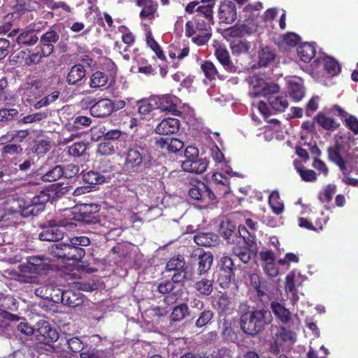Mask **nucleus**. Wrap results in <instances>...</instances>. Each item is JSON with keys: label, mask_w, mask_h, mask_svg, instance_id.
<instances>
[{"label": "nucleus", "mask_w": 358, "mask_h": 358, "mask_svg": "<svg viewBox=\"0 0 358 358\" xmlns=\"http://www.w3.org/2000/svg\"><path fill=\"white\" fill-rule=\"evenodd\" d=\"M220 233L228 243L234 245L232 253L243 264H248L251 260V248L254 245V236L249 232L243 225L236 227L230 220L221 222Z\"/></svg>", "instance_id": "f257e3e1"}, {"label": "nucleus", "mask_w": 358, "mask_h": 358, "mask_svg": "<svg viewBox=\"0 0 358 358\" xmlns=\"http://www.w3.org/2000/svg\"><path fill=\"white\" fill-rule=\"evenodd\" d=\"M152 148L149 138H136L129 145L126 155L124 169L127 171H138L152 159Z\"/></svg>", "instance_id": "f03ea898"}, {"label": "nucleus", "mask_w": 358, "mask_h": 358, "mask_svg": "<svg viewBox=\"0 0 358 358\" xmlns=\"http://www.w3.org/2000/svg\"><path fill=\"white\" fill-rule=\"evenodd\" d=\"M273 321L271 311L266 308H255L242 313L240 316V328L243 332L250 336H255L263 332L266 326Z\"/></svg>", "instance_id": "7ed1b4c3"}, {"label": "nucleus", "mask_w": 358, "mask_h": 358, "mask_svg": "<svg viewBox=\"0 0 358 358\" xmlns=\"http://www.w3.org/2000/svg\"><path fill=\"white\" fill-rule=\"evenodd\" d=\"M91 241L86 236H73L69 239V243H58L51 248V252L54 257L62 260H72L80 262L86 252L83 246H87Z\"/></svg>", "instance_id": "20e7f679"}, {"label": "nucleus", "mask_w": 358, "mask_h": 358, "mask_svg": "<svg viewBox=\"0 0 358 358\" xmlns=\"http://www.w3.org/2000/svg\"><path fill=\"white\" fill-rule=\"evenodd\" d=\"M76 227L75 223L70 222L64 210L57 213L52 218L46 221L43 231L39 234L41 241H58L62 239L64 232L61 229L63 227L67 230H73Z\"/></svg>", "instance_id": "39448f33"}, {"label": "nucleus", "mask_w": 358, "mask_h": 358, "mask_svg": "<svg viewBox=\"0 0 358 358\" xmlns=\"http://www.w3.org/2000/svg\"><path fill=\"white\" fill-rule=\"evenodd\" d=\"M64 216H66L70 222L78 221L87 224H95L100 222L98 213L100 210V206L97 203H80L71 209L64 208Z\"/></svg>", "instance_id": "423d86ee"}, {"label": "nucleus", "mask_w": 358, "mask_h": 358, "mask_svg": "<svg viewBox=\"0 0 358 358\" xmlns=\"http://www.w3.org/2000/svg\"><path fill=\"white\" fill-rule=\"evenodd\" d=\"M36 332L38 337H41L43 341H38L35 350L41 354L52 352L55 350L53 343L59 339V334L47 320H41L36 322Z\"/></svg>", "instance_id": "0eeeda50"}, {"label": "nucleus", "mask_w": 358, "mask_h": 358, "mask_svg": "<svg viewBox=\"0 0 358 358\" xmlns=\"http://www.w3.org/2000/svg\"><path fill=\"white\" fill-rule=\"evenodd\" d=\"M215 189L222 187V192L215 190V194L209 188L208 185L201 180H194L192 187L189 190V195L192 199L204 201L208 199L213 201L216 199V195H225L229 192V180H213Z\"/></svg>", "instance_id": "6e6552de"}, {"label": "nucleus", "mask_w": 358, "mask_h": 358, "mask_svg": "<svg viewBox=\"0 0 358 358\" xmlns=\"http://www.w3.org/2000/svg\"><path fill=\"white\" fill-rule=\"evenodd\" d=\"M29 135L27 130L9 131L0 136V149L3 155H17L22 152L21 143Z\"/></svg>", "instance_id": "1a4fd4ad"}, {"label": "nucleus", "mask_w": 358, "mask_h": 358, "mask_svg": "<svg viewBox=\"0 0 358 358\" xmlns=\"http://www.w3.org/2000/svg\"><path fill=\"white\" fill-rule=\"evenodd\" d=\"M216 0H202V5L196 7L193 24L197 31L211 32L210 24H213V6Z\"/></svg>", "instance_id": "9d476101"}, {"label": "nucleus", "mask_w": 358, "mask_h": 358, "mask_svg": "<svg viewBox=\"0 0 358 358\" xmlns=\"http://www.w3.org/2000/svg\"><path fill=\"white\" fill-rule=\"evenodd\" d=\"M189 257L192 266L196 268V273L199 275H204L210 271L213 260L211 252L197 248L192 251Z\"/></svg>", "instance_id": "9b49d317"}, {"label": "nucleus", "mask_w": 358, "mask_h": 358, "mask_svg": "<svg viewBox=\"0 0 358 358\" xmlns=\"http://www.w3.org/2000/svg\"><path fill=\"white\" fill-rule=\"evenodd\" d=\"M24 199L18 197L17 195H12L6 197L1 203L3 205V218L6 215H22L24 208Z\"/></svg>", "instance_id": "f8f14e48"}, {"label": "nucleus", "mask_w": 358, "mask_h": 358, "mask_svg": "<svg viewBox=\"0 0 358 358\" xmlns=\"http://www.w3.org/2000/svg\"><path fill=\"white\" fill-rule=\"evenodd\" d=\"M71 189V187L63 186L62 183L52 184L45 189L39 192L41 199L46 203L49 201L53 202L60 196L68 194Z\"/></svg>", "instance_id": "ddd939ff"}, {"label": "nucleus", "mask_w": 358, "mask_h": 358, "mask_svg": "<svg viewBox=\"0 0 358 358\" xmlns=\"http://www.w3.org/2000/svg\"><path fill=\"white\" fill-rule=\"evenodd\" d=\"M343 145L338 140L336 141L335 145L328 149V157L329 160L335 163L344 175L350 173V169L347 166L346 161L342 157Z\"/></svg>", "instance_id": "4468645a"}, {"label": "nucleus", "mask_w": 358, "mask_h": 358, "mask_svg": "<svg viewBox=\"0 0 358 358\" xmlns=\"http://www.w3.org/2000/svg\"><path fill=\"white\" fill-rule=\"evenodd\" d=\"M20 32L16 38V42L20 45L32 46L38 41L39 38L36 35V30L31 28L24 29H13L8 36H12Z\"/></svg>", "instance_id": "2eb2a0df"}, {"label": "nucleus", "mask_w": 358, "mask_h": 358, "mask_svg": "<svg viewBox=\"0 0 358 358\" xmlns=\"http://www.w3.org/2000/svg\"><path fill=\"white\" fill-rule=\"evenodd\" d=\"M64 290L52 284H46L35 289L36 296H40L43 299H48L56 303H59L61 294H62Z\"/></svg>", "instance_id": "dca6fc26"}, {"label": "nucleus", "mask_w": 358, "mask_h": 358, "mask_svg": "<svg viewBox=\"0 0 358 358\" xmlns=\"http://www.w3.org/2000/svg\"><path fill=\"white\" fill-rule=\"evenodd\" d=\"M152 99L154 103H155L156 110L171 113L177 112L176 105L178 99L176 96L166 94L160 96H155Z\"/></svg>", "instance_id": "f3484780"}, {"label": "nucleus", "mask_w": 358, "mask_h": 358, "mask_svg": "<svg viewBox=\"0 0 358 358\" xmlns=\"http://www.w3.org/2000/svg\"><path fill=\"white\" fill-rule=\"evenodd\" d=\"M218 17L222 23L231 24L234 22L237 17L235 3L232 1L223 2L220 6Z\"/></svg>", "instance_id": "a211bd4d"}, {"label": "nucleus", "mask_w": 358, "mask_h": 358, "mask_svg": "<svg viewBox=\"0 0 358 358\" xmlns=\"http://www.w3.org/2000/svg\"><path fill=\"white\" fill-rule=\"evenodd\" d=\"M255 87L257 89L254 92H250V94L253 96H264L268 101L273 95H275L279 92V86L273 83H265L263 80H258V83Z\"/></svg>", "instance_id": "6ab92c4d"}, {"label": "nucleus", "mask_w": 358, "mask_h": 358, "mask_svg": "<svg viewBox=\"0 0 358 358\" xmlns=\"http://www.w3.org/2000/svg\"><path fill=\"white\" fill-rule=\"evenodd\" d=\"M115 109V105L108 99H102L94 103L90 108V113L96 117L110 115Z\"/></svg>", "instance_id": "aec40b11"}, {"label": "nucleus", "mask_w": 358, "mask_h": 358, "mask_svg": "<svg viewBox=\"0 0 358 358\" xmlns=\"http://www.w3.org/2000/svg\"><path fill=\"white\" fill-rule=\"evenodd\" d=\"M46 202L43 201L41 196L38 194L34 196L30 201H24V208L22 211L23 216L37 215L42 213L45 209Z\"/></svg>", "instance_id": "412c9836"}, {"label": "nucleus", "mask_w": 358, "mask_h": 358, "mask_svg": "<svg viewBox=\"0 0 358 358\" xmlns=\"http://www.w3.org/2000/svg\"><path fill=\"white\" fill-rule=\"evenodd\" d=\"M180 122L176 118L163 120L155 128L157 134L169 135L176 133L179 129Z\"/></svg>", "instance_id": "4be33fe9"}, {"label": "nucleus", "mask_w": 358, "mask_h": 358, "mask_svg": "<svg viewBox=\"0 0 358 358\" xmlns=\"http://www.w3.org/2000/svg\"><path fill=\"white\" fill-rule=\"evenodd\" d=\"M257 25L252 20L247 21L240 25L229 28L226 32L232 37H241L244 34H250L257 30Z\"/></svg>", "instance_id": "5701e85b"}, {"label": "nucleus", "mask_w": 358, "mask_h": 358, "mask_svg": "<svg viewBox=\"0 0 358 358\" xmlns=\"http://www.w3.org/2000/svg\"><path fill=\"white\" fill-rule=\"evenodd\" d=\"M230 48L234 55H250L254 50L255 45L252 43L243 41H233L230 43Z\"/></svg>", "instance_id": "b1692460"}, {"label": "nucleus", "mask_w": 358, "mask_h": 358, "mask_svg": "<svg viewBox=\"0 0 358 358\" xmlns=\"http://www.w3.org/2000/svg\"><path fill=\"white\" fill-rule=\"evenodd\" d=\"M271 308L278 321L283 324H287L291 320V313L284 306L278 302L273 301L271 303Z\"/></svg>", "instance_id": "393cba45"}, {"label": "nucleus", "mask_w": 358, "mask_h": 358, "mask_svg": "<svg viewBox=\"0 0 358 358\" xmlns=\"http://www.w3.org/2000/svg\"><path fill=\"white\" fill-rule=\"evenodd\" d=\"M207 165L208 164L206 159L199 158L193 162L184 160L181 164L185 171L196 174L204 172L206 170Z\"/></svg>", "instance_id": "a878e982"}, {"label": "nucleus", "mask_w": 358, "mask_h": 358, "mask_svg": "<svg viewBox=\"0 0 358 358\" xmlns=\"http://www.w3.org/2000/svg\"><path fill=\"white\" fill-rule=\"evenodd\" d=\"M60 299L59 303L69 307H78V306L83 303V299L80 298V294L71 289L64 290Z\"/></svg>", "instance_id": "bb28decb"}, {"label": "nucleus", "mask_w": 358, "mask_h": 358, "mask_svg": "<svg viewBox=\"0 0 358 358\" xmlns=\"http://www.w3.org/2000/svg\"><path fill=\"white\" fill-rule=\"evenodd\" d=\"M86 75V70L83 65L76 64L73 66L66 77V83L70 85H73L78 83Z\"/></svg>", "instance_id": "cd10ccee"}, {"label": "nucleus", "mask_w": 358, "mask_h": 358, "mask_svg": "<svg viewBox=\"0 0 358 358\" xmlns=\"http://www.w3.org/2000/svg\"><path fill=\"white\" fill-rule=\"evenodd\" d=\"M195 243L198 245L204 247H213L218 243L217 235L213 232H199L194 237Z\"/></svg>", "instance_id": "c85d7f7f"}, {"label": "nucleus", "mask_w": 358, "mask_h": 358, "mask_svg": "<svg viewBox=\"0 0 358 358\" xmlns=\"http://www.w3.org/2000/svg\"><path fill=\"white\" fill-rule=\"evenodd\" d=\"M27 268L32 273L43 274L50 269V265L38 257H30L27 261Z\"/></svg>", "instance_id": "c756f323"}, {"label": "nucleus", "mask_w": 358, "mask_h": 358, "mask_svg": "<svg viewBox=\"0 0 358 358\" xmlns=\"http://www.w3.org/2000/svg\"><path fill=\"white\" fill-rule=\"evenodd\" d=\"M157 142L162 148L166 149L170 152H176L184 146L183 142L180 140L169 137H162Z\"/></svg>", "instance_id": "7c9ffc66"}, {"label": "nucleus", "mask_w": 358, "mask_h": 358, "mask_svg": "<svg viewBox=\"0 0 358 358\" xmlns=\"http://www.w3.org/2000/svg\"><path fill=\"white\" fill-rule=\"evenodd\" d=\"M215 55L218 61L227 71L230 72L236 71V66L231 61L229 53L225 48L219 47L215 50Z\"/></svg>", "instance_id": "2f4dec72"}, {"label": "nucleus", "mask_w": 358, "mask_h": 358, "mask_svg": "<svg viewBox=\"0 0 358 358\" xmlns=\"http://www.w3.org/2000/svg\"><path fill=\"white\" fill-rule=\"evenodd\" d=\"M215 308L219 313H227L233 309V299L227 292L222 293L215 300Z\"/></svg>", "instance_id": "473e14b6"}, {"label": "nucleus", "mask_w": 358, "mask_h": 358, "mask_svg": "<svg viewBox=\"0 0 358 358\" xmlns=\"http://www.w3.org/2000/svg\"><path fill=\"white\" fill-rule=\"evenodd\" d=\"M288 93L291 98L295 101H301L305 95L304 87L301 83L294 80L287 82Z\"/></svg>", "instance_id": "72a5a7b5"}, {"label": "nucleus", "mask_w": 358, "mask_h": 358, "mask_svg": "<svg viewBox=\"0 0 358 358\" xmlns=\"http://www.w3.org/2000/svg\"><path fill=\"white\" fill-rule=\"evenodd\" d=\"M59 38V35L57 32L54 30L48 31L40 38L41 46L45 50H47L48 47L50 49V54H52L54 50L53 43H57Z\"/></svg>", "instance_id": "f704fd0d"}, {"label": "nucleus", "mask_w": 358, "mask_h": 358, "mask_svg": "<svg viewBox=\"0 0 358 358\" xmlns=\"http://www.w3.org/2000/svg\"><path fill=\"white\" fill-rule=\"evenodd\" d=\"M194 288L199 295L208 296L213 291V280L207 278H201L196 282Z\"/></svg>", "instance_id": "c9c22d12"}, {"label": "nucleus", "mask_w": 358, "mask_h": 358, "mask_svg": "<svg viewBox=\"0 0 358 358\" xmlns=\"http://www.w3.org/2000/svg\"><path fill=\"white\" fill-rule=\"evenodd\" d=\"M50 49L48 47L47 50H45L41 45L37 46L32 53L26 58L25 62L28 66L32 64H36L41 62L43 57H48L50 55Z\"/></svg>", "instance_id": "e433bc0d"}, {"label": "nucleus", "mask_w": 358, "mask_h": 358, "mask_svg": "<svg viewBox=\"0 0 358 358\" xmlns=\"http://www.w3.org/2000/svg\"><path fill=\"white\" fill-rule=\"evenodd\" d=\"M268 102L273 110L278 112L284 111L289 105L287 97L280 95L279 92L268 98Z\"/></svg>", "instance_id": "4c0bfd02"}, {"label": "nucleus", "mask_w": 358, "mask_h": 358, "mask_svg": "<svg viewBox=\"0 0 358 358\" xmlns=\"http://www.w3.org/2000/svg\"><path fill=\"white\" fill-rule=\"evenodd\" d=\"M315 120L319 125L326 130L334 131L338 129L340 126V124L334 118L327 117L322 113H319L315 117Z\"/></svg>", "instance_id": "58836bf2"}, {"label": "nucleus", "mask_w": 358, "mask_h": 358, "mask_svg": "<svg viewBox=\"0 0 358 358\" xmlns=\"http://www.w3.org/2000/svg\"><path fill=\"white\" fill-rule=\"evenodd\" d=\"M201 69L205 77L210 81L215 80L216 78L220 80L224 79V77L219 73L214 64L210 61L203 62L201 65Z\"/></svg>", "instance_id": "ea45409f"}, {"label": "nucleus", "mask_w": 358, "mask_h": 358, "mask_svg": "<svg viewBox=\"0 0 358 358\" xmlns=\"http://www.w3.org/2000/svg\"><path fill=\"white\" fill-rule=\"evenodd\" d=\"M84 185L76 187L73 191V195L78 196L83 194L96 191L99 189V185L104 182L106 180H96L95 182H90L89 180H83Z\"/></svg>", "instance_id": "a19ab883"}, {"label": "nucleus", "mask_w": 358, "mask_h": 358, "mask_svg": "<svg viewBox=\"0 0 358 358\" xmlns=\"http://www.w3.org/2000/svg\"><path fill=\"white\" fill-rule=\"evenodd\" d=\"M138 105V113L143 119H149L150 113L156 110L155 103H154L152 99L148 100H141L137 102Z\"/></svg>", "instance_id": "79ce46f5"}, {"label": "nucleus", "mask_w": 358, "mask_h": 358, "mask_svg": "<svg viewBox=\"0 0 358 358\" xmlns=\"http://www.w3.org/2000/svg\"><path fill=\"white\" fill-rule=\"evenodd\" d=\"M294 336V333L293 331L287 330L283 326H280L273 336V340L275 343H282L283 345L285 342L292 341Z\"/></svg>", "instance_id": "37998d69"}, {"label": "nucleus", "mask_w": 358, "mask_h": 358, "mask_svg": "<svg viewBox=\"0 0 358 358\" xmlns=\"http://www.w3.org/2000/svg\"><path fill=\"white\" fill-rule=\"evenodd\" d=\"M269 206L274 214L279 215L284 211V203L278 192L273 191L268 197Z\"/></svg>", "instance_id": "c03bdc74"}, {"label": "nucleus", "mask_w": 358, "mask_h": 358, "mask_svg": "<svg viewBox=\"0 0 358 358\" xmlns=\"http://www.w3.org/2000/svg\"><path fill=\"white\" fill-rule=\"evenodd\" d=\"M297 53L302 61L308 63L315 56V50L311 44L305 43L298 47Z\"/></svg>", "instance_id": "a18cd8bd"}, {"label": "nucleus", "mask_w": 358, "mask_h": 358, "mask_svg": "<svg viewBox=\"0 0 358 358\" xmlns=\"http://www.w3.org/2000/svg\"><path fill=\"white\" fill-rule=\"evenodd\" d=\"M213 317L214 312L211 309L207 308L203 310L199 313V317L195 322V327L196 328L201 329L208 324H210L213 322Z\"/></svg>", "instance_id": "49530a36"}, {"label": "nucleus", "mask_w": 358, "mask_h": 358, "mask_svg": "<svg viewBox=\"0 0 358 358\" xmlns=\"http://www.w3.org/2000/svg\"><path fill=\"white\" fill-rule=\"evenodd\" d=\"M189 314V306L186 303H180L174 306L171 313V320L173 322H180Z\"/></svg>", "instance_id": "de8ad7c7"}, {"label": "nucleus", "mask_w": 358, "mask_h": 358, "mask_svg": "<svg viewBox=\"0 0 358 358\" xmlns=\"http://www.w3.org/2000/svg\"><path fill=\"white\" fill-rule=\"evenodd\" d=\"M36 2L31 0H16L13 6L14 13L22 14L26 11L35 10Z\"/></svg>", "instance_id": "09e8293b"}, {"label": "nucleus", "mask_w": 358, "mask_h": 358, "mask_svg": "<svg viewBox=\"0 0 358 358\" xmlns=\"http://www.w3.org/2000/svg\"><path fill=\"white\" fill-rule=\"evenodd\" d=\"M220 272L235 273L236 269L234 261L228 256L224 255L220 259Z\"/></svg>", "instance_id": "8fccbe9b"}, {"label": "nucleus", "mask_w": 358, "mask_h": 358, "mask_svg": "<svg viewBox=\"0 0 358 358\" xmlns=\"http://www.w3.org/2000/svg\"><path fill=\"white\" fill-rule=\"evenodd\" d=\"M336 185L334 184L327 185L318 194V199L323 203H329L336 192Z\"/></svg>", "instance_id": "3c124183"}, {"label": "nucleus", "mask_w": 358, "mask_h": 358, "mask_svg": "<svg viewBox=\"0 0 358 358\" xmlns=\"http://www.w3.org/2000/svg\"><path fill=\"white\" fill-rule=\"evenodd\" d=\"M166 271H180V269H187L185 267V261L181 255H177L172 257L166 264Z\"/></svg>", "instance_id": "603ef678"}, {"label": "nucleus", "mask_w": 358, "mask_h": 358, "mask_svg": "<svg viewBox=\"0 0 358 358\" xmlns=\"http://www.w3.org/2000/svg\"><path fill=\"white\" fill-rule=\"evenodd\" d=\"M108 80V76L104 73L96 71L91 76L90 86L93 88L101 87L107 83Z\"/></svg>", "instance_id": "864d4df0"}, {"label": "nucleus", "mask_w": 358, "mask_h": 358, "mask_svg": "<svg viewBox=\"0 0 358 358\" xmlns=\"http://www.w3.org/2000/svg\"><path fill=\"white\" fill-rule=\"evenodd\" d=\"M274 54L268 48H262L259 52V66H266L274 59Z\"/></svg>", "instance_id": "5fc2aeb1"}, {"label": "nucleus", "mask_w": 358, "mask_h": 358, "mask_svg": "<svg viewBox=\"0 0 358 358\" xmlns=\"http://www.w3.org/2000/svg\"><path fill=\"white\" fill-rule=\"evenodd\" d=\"M324 66L327 72L333 76L341 71V66L338 62L330 57L324 59Z\"/></svg>", "instance_id": "6e6d98bb"}, {"label": "nucleus", "mask_w": 358, "mask_h": 358, "mask_svg": "<svg viewBox=\"0 0 358 358\" xmlns=\"http://www.w3.org/2000/svg\"><path fill=\"white\" fill-rule=\"evenodd\" d=\"M157 9V3L154 1L148 2V4L143 7L141 13L140 17L142 19L151 20L154 18V15Z\"/></svg>", "instance_id": "4d7b16f0"}, {"label": "nucleus", "mask_w": 358, "mask_h": 358, "mask_svg": "<svg viewBox=\"0 0 358 358\" xmlns=\"http://www.w3.org/2000/svg\"><path fill=\"white\" fill-rule=\"evenodd\" d=\"M87 150V144L83 142H78L73 143L69 147V154L71 156L78 157L84 155Z\"/></svg>", "instance_id": "13d9d810"}, {"label": "nucleus", "mask_w": 358, "mask_h": 358, "mask_svg": "<svg viewBox=\"0 0 358 358\" xmlns=\"http://www.w3.org/2000/svg\"><path fill=\"white\" fill-rule=\"evenodd\" d=\"M146 41L148 46L155 52L158 58L161 59H164L165 57L163 54L162 50H161L159 44L156 42V41L153 38L151 32H148L146 34Z\"/></svg>", "instance_id": "bf43d9fd"}, {"label": "nucleus", "mask_w": 358, "mask_h": 358, "mask_svg": "<svg viewBox=\"0 0 358 358\" xmlns=\"http://www.w3.org/2000/svg\"><path fill=\"white\" fill-rule=\"evenodd\" d=\"M299 226L301 228H304L309 231H318L323 230V226L321 223H318L316 222L315 226L311 222H310L307 218L305 217H299L298 220Z\"/></svg>", "instance_id": "052dcab7"}, {"label": "nucleus", "mask_w": 358, "mask_h": 358, "mask_svg": "<svg viewBox=\"0 0 358 358\" xmlns=\"http://www.w3.org/2000/svg\"><path fill=\"white\" fill-rule=\"evenodd\" d=\"M235 276V273L220 272L217 278V282L220 287L224 289L229 287L231 284L232 278Z\"/></svg>", "instance_id": "680f3d73"}, {"label": "nucleus", "mask_w": 358, "mask_h": 358, "mask_svg": "<svg viewBox=\"0 0 358 358\" xmlns=\"http://www.w3.org/2000/svg\"><path fill=\"white\" fill-rule=\"evenodd\" d=\"M175 285L173 281L166 280L160 282L157 286V291L162 294H171L174 293Z\"/></svg>", "instance_id": "e2e57ef3"}, {"label": "nucleus", "mask_w": 358, "mask_h": 358, "mask_svg": "<svg viewBox=\"0 0 358 358\" xmlns=\"http://www.w3.org/2000/svg\"><path fill=\"white\" fill-rule=\"evenodd\" d=\"M17 330L24 336H32L35 331L34 328L31 326L25 318H22V321L17 325Z\"/></svg>", "instance_id": "0e129e2a"}, {"label": "nucleus", "mask_w": 358, "mask_h": 358, "mask_svg": "<svg viewBox=\"0 0 358 358\" xmlns=\"http://www.w3.org/2000/svg\"><path fill=\"white\" fill-rule=\"evenodd\" d=\"M17 114L18 110L15 108H1L0 122H6L11 121Z\"/></svg>", "instance_id": "69168bd1"}, {"label": "nucleus", "mask_w": 358, "mask_h": 358, "mask_svg": "<svg viewBox=\"0 0 358 358\" xmlns=\"http://www.w3.org/2000/svg\"><path fill=\"white\" fill-rule=\"evenodd\" d=\"M115 146L112 142H103L99 144L97 153L101 155H110L115 153Z\"/></svg>", "instance_id": "338daca9"}, {"label": "nucleus", "mask_w": 358, "mask_h": 358, "mask_svg": "<svg viewBox=\"0 0 358 358\" xmlns=\"http://www.w3.org/2000/svg\"><path fill=\"white\" fill-rule=\"evenodd\" d=\"M47 115L45 113H36L23 117L19 122L23 124H30L39 122L46 118Z\"/></svg>", "instance_id": "774afa93"}]
</instances>
